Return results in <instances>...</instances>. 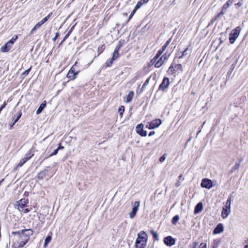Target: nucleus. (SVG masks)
Listing matches in <instances>:
<instances>
[{"instance_id": "obj_27", "label": "nucleus", "mask_w": 248, "mask_h": 248, "mask_svg": "<svg viewBox=\"0 0 248 248\" xmlns=\"http://www.w3.org/2000/svg\"><path fill=\"white\" fill-rule=\"evenodd\" d=\"M179 217L178 215L175 216L172 219L171 223L173 225H175L178 221L179 220Z\"/></svg>"}, {"instance_id": "obj_13", "label": "nucleus", "mask_w": 248, "mask_h": 248, "mask_svg": "<svg viewBox=\"0 0 248 248\" xmlns=\"http://www.w3.org/2000/svg\"><path fill=\"white\" fill-rule=\"evenodd\" d=\"M169 84L170 80L169 78H164L162 83L159 85V89L163 91L168 87Z\"/></svg>"}, {"instance_id": "obj_21", "label": "nucleus", "mask_w": 248, "mask_h": 248, "mask_svg": "<svg viewBox=\"0 0 248 248\" xmlns=\"http://www.w3.org/2000/svg\"><path fill=\"white\" fill-rule=\"evenodd\" d=\"M43 25V23L41 22V21L39 22L37 24H36L34 27L31 29L30 32V35H32L34 34V31L37 30V29H39L41 26Z\"/></svg>"}, {"instance_id": "obj_38", "label": "nucleus", "mask_w": 248, "mask_h": 248, "mask_svg": "<svg viewBox=\"0 0 248 248\" xmlns=\"http://www.w3.org/2000/svg\"><path fill=\"white\" fill-rule=\"evenodd\" d=\"M17 122L16 120L13 119L12 123L10 124V129H11L13 126Z\"/></svg>"}, {"instance_id": "obj_25", "label": "nucleus", "mask_w": 248, "mask_h": 248, "mask_svg": "<svg viewBox=\"0 0 248 248\" xmlns=\"http://www.w3.org/2000/svg\"><path fill=\"white\" fill-rule=\"evenodd\" d=\"M51 236L50 235H48L45 239V243L44 244V247L46 248L47 244L51 241Z\"/></svg>"}, {"instance_id": "obj_53", "label": "nucleus", "mask_w": 248, "mask_h": 248, "mask_svg": "<svg viewBox=\"0 0 248 248\" xmlns=\"http://www.w3.org/2000/svg\"><path fill=\"white\" fill-rule=\"evenodd\" d=\"M242 5V2H238L237 3H236L235 4V6H237V7H239L240 6H241Z\"/></svg>"}, {"instance_id": "obj_46", "label": "nucleus", "mask_w": 248, "mask_h": 248, "mask_svg": "<svg viewBox=\"0 0 248 248\" xmlns=\"http://www.w3.org/2000/svg\"><path fill=\"white\" fill-rule=\"evenodd\" d=\"M171 41V38H170L166 42V44H165V45H166L167 46H168L170 44V42Z\"/></svg>"}, {"instance_id": "obj_12", "label": "nucleus", "mask_w": 248, "mask_h": 248, "mask_svg": "<svg viewBox=\"0 0 248 248\" xmlns=\"http://www.w3.org/2000/svg\"><path fill=\"white\" fill-rule=\"evenodd\" d=\"M143 125L142 124H138L136 127V130L137 133L139 134L142 137H145L147 135V131L143 129Z\"/></svg>"}, {"instance_id": "obj_37", "label": "nucleus", "mask_w": 248, "mask_h": 248, "mask_svg": "<svg viewBox=\"0 0 248 248\" xmlns=\"http://www.w3.org/2000/svg\"><path fill=\"white\" fill-rule=\"evenodd\" d=\"M113 61H114V60H112V59H111L110 60L107 62H106L107 66H108V67L111 66Z\"/></svg>"}, {"instance_id": "obj_35", "label": "nucleus", "mask_w": 248, "mask_h": 248, "mask_svg": "<svg viewBox=\"0 0 248 248\" xmlns=\"http://www.w3.org/2000/svg\"><path fill=\"white\" fill-rule=\"evenodd\" d=\"M164 51L163 50H162L161 49H160L157 53V54H156L155 56V57H157V58H159L161 56V55H162V54L163 53Z\"/></svg>"}, {"instance_id": "obj_4", "label": "nucleus", "mask_w": 248, "mask_h": 248, "mask_svg": "<svg viewBox=\"0 0 248 248\" xmlns=\"http://www.w3.org/2000/svg\"><path fill=\"white\" fill-rule=\"evenodd\" d=\"M234 0H228L222 6L221 11L215 17V20L224 14L230 6L232 5Z\"/></svg>"}, {"instance_id": "obj_43", "label": "nucleus", "mask_w": 248, "mask_h": 248, "mask_svg": "<svg viewBox=\"0 0 248 248\" xmlns=\"http://www.w3.org/2000/svg\"><path fill=\"white\" fill-rule=\"evenodd\" d=\"M200 246V248H206V244L205 243H202Z\"/></svg>"}, {"instance_id": "obj_18", "label": "nucleus", "mask_w": 248, "mask_h": 248, "mask_svg": "<svg viewBox=\"0 0 248 248\" xmlns=\"http://www.w3.org/2000/svg\"><path fill=\"white\" fill-rule=\"evenodd\" d=\"M13 45L8 42L5 45L2 46L0 49L3 52H8L12 47Z\"/></svg>"}, {"instance_id": "obj_48", "label": "nucleus", "mask_w": 248, "mask_h": 248, "mask_svg": "<svg viewBox=\"0 0 248 248\" xmlns=\"http://www.w3.org/2000/svg\"><path fill=\"white\" fill-rule=\"evenodd\" d=\"M63 148H64V147L62 146H61V143H60L57 149H58V150H59L60 149H63Z\"/></svg>"}, {"instance_id": "obj_54", "label": "nucleus", "mask_w": 248, "mask_h": 248, "mask_svg": "<svg viewBox=\"0 0 248 248\" xmlns=\"http://www.w3.org/2000/svg\"><path fill=\"white\" fill-rule=\"evenodd\" d=\"M155 131H151L149 134V136H152L155 134Z\"/></svg>"}, {"instance_id": "obj_17", "label": "nucleus", "mask_w": 248, "mask_h": 248, "mask_svg": "<svg viewBox=\"0 0 248 248\" xmlns=\"http://www.w3.org/2000/svg\"><path fill=\"white\" fill-rule=\"evenodd\" d=\"M122 45H119V46L115 47L114 51L112 54V60H116L119 58V51Z\"/></svg>"}, {"instance_id": "obj_26", "label": "nucleus", "mask_w": 248, "mask_h": 248, "mask_svg": "<svg viewBox=\"0 0 248 248\" xmlns=\"http://www.w3.org/2000/svg\"><path fill=\"white\" fill-rule=\"evenodd\" d=\"M231 202H232V196H229L226 202L225 203V205L224 206L228 207L229 208H231Z\"/></svg>"}, {"instance_id": "obj_58", "label": "nucleus", "mask_w": 248, "mask_h": 248, "mask_svg": "<svg viewBox=\"0 0 248 248\" xmlns=\"http://www.w3.org/2000/svg\"><path fill=\"white\" fill-rule=\"evenodd\" d=\"M73 28H74V26L70 30V31L68 32L67 34H68L69 35H70V34H71V32L72 31V29H73Z\"/></svg>"}, {"instance_id": "obj_55", "label": "nucleus", "mask_w": 248, "mask_h": 248, "mask_svg": "<svg viewBox=\"0 0 248 248\" xmlns=\"http://www.w3.org/2000/svg\"><path fill=\"white\" fill-rule=\"evenodd\" d=\"M30 210L29 209H28V208H26V209L24 210V213H28L29 212H30Z\"/></svg>"}, {"instance_id": "obj_61", "label": "nucleus", "mask_w": 248, "mask_h": 248, "mask_svg": "<svg viewBox=\"0 0 248 248\" xmlns=\"http://www.w3.org/2000/svg\"><path fill=\"white\" fill-rule=\"evenodd\" d=\"M67 77L70 78V79L71 80V78H72V75H68V73L67 74Z\"/></svg>"}, {"instance_id": "obj_39", "label": "nucleus", "mask_w": 248, "mask_h": 248, "mask_svg": "<svg viewBox=\"0 0 248 248\" xmlns=\"http://www.w3.org/2000/svg\"><path fill=\"white\" fill-rule=\"evenodd\" d=\"M161 57H163V59L164 61H165V60H167L169 58V57H170V54H167V53H165Z\"/></svg>"}, {"instance_id": "obj_42", "label": "nucleus", "mask_w": 248, "mask_h": 248, "mask_svg": "<svg viewBox=\"0 0 248 248\" xmlns=\"http://www.w3.org/2000/svg\"><path fill=\"white\" fill-rule=\"evenodd\" d=\"M69 35L68 34H66L64 36V37L63 38V39H62V41L61 43H60V45H61L63 43V42L64 41H65V40L69 37Z\"/></svg>"}, {"instance_id": "obj_24", "label": "nucleus", "mask_w": 248, "mask_h": 248, "mask_svg": "<svg viewBox=\"0 0 248 248\" xmlns=\"http://www.w3.org/2000/svg\"><path fill=\"white\" fill-rule=\"evenodd\" d=\"M20 202H21V203H19L17 208L19 211H21V210L23 209L25 205V200L22 199L20 200Z\"/></svg>"}, {"instance_id": "obj_20", "label": "nucleus", "mask_w": 248, "mask_h": 248, "mask_svg": "<svg viewBox=\"0 0 248 248\" xmlns=\"http://www.w3.org/2000/svg\"><path fill=\"white\" fill-rule=\"evenodd\" d=\"M203 209L202 203L200 202H199L195 207L194 213L195 214H198L201 212Z\"/></svg>"}, {"instance_id": "obj_57", "label": "nucleus", "mask_w": 248, "mask_h": 248, "mask_svg": "<svg viewBox=\"0 0 248 248\" xmlns=\"http://www.w3.org/2000/svg\"><path fill=\"white\" fill-rule=\"evenodd\" d=\"M133 15H134V14H132V13L130 14V15L129 16L128 19L127 20V22H128L129 21V20L131 18V17L133 16Z\"/></svg>"}, {"instance_id": "obj_19", "label": "nucleus", "mask_w": 248, "mask_h": 248, "mask_svg": "<svg viewBox=\"0 0 248 248\" xmlns=\"http://www.w3.org/2000/svg\"><path fill=\"white\" fill-rule=\"evenodd\" d=\"M224 230L223 226L221 223L218 224L214 230L213 232L215 234L220 233Z\"/></svg>"}, {"instance_id": "obj_36", "label": "nucleus", "mask_w": 248, "mask_h": 248, "mask_svg": "<svg viewBox=\"0 0 248 248\" xmlns=\"http://www.w3.org/2000/svg\"><path fill=\"white\" fill-rule=\"evenodd\" d=\"M31 69V67H30V68H29L28 69L26 70V71H25L22 74V75L24 77H25L26 76H27L30 70Z\"/></svg>"}, {"instance_id": "obj_59", "label": "nucleus", "mask_w": 248, "mask_h": 248, "mask_svg": "<svg viewBox=\"0 0 248 248\" xmlns=\"http://www.w3.org/2000/svg\"><path fill=\"white\" fill-rule=\"evenodd\" d=\"M137 9H136L134 8V9H133V10L132 11L131 13H132V14H134H134L135 13V12H136V11H137Z\"/></svg>"}, {"instance_id": "obj_9", "label": "nucleus", "mask_w": 248, "mask_h": 248, "mask_svg": "<svg viewBox=\"0 0 248 248\" xmlns=\"http://www.w3.org/2000/svg\"><path fill=\"white\" fill-rule=\"evenodd\" d=\"M161 124V121L160 119H155L152 121L147 125L150 129H154L159 126Z\"/></svg>"}, {"instance_id": "obj_30", "label": "nucleus", "mask_w": 248, "mask_h": 248, "mask_svg": "<svg viewBox=\"0 0 248 248\" xmlns=\"http://www.w3.org/2000/svg\"><path fill=\"white\" fill-rule=\"evenodd\" d=\"M124 111V107L123 106H121L118 110V112L120 116H122Z\"/></svg>"}, {"instance_id": "obj_1", "label": "nucleus", "mask_w": 248, "mask_h": 248, "mask_svg": "<svg viewBox=\"0 0 248 248\" xmlns=\"http://www.w3.org/2000/svg\"><path fill=\"white\" fill-rule=\"evenodd\" d=\"M148 235L143 231L138 234L136 241V248H145L147 241Z\"/></svg>"}, {"instance_id": "obj_62", "label": "nucleus", "mask_w": 248, "mask_h": 248, "mask_svg": "<svg viewBox=\"0 0 248 248\" xmlns=\"http://www.w3.org/2000/svg\"><path fill=\"white\" fill-rule=\"evenodd\" d=\"M172 69H173V67L172 66H170L169 68V70H171L172 71Z\"/></svg>"}, {"instance_id": "obj_8", "label": "nucleus", "mask_w": 248, "mask_h": 248, "mask_svg": "<svg viewBox=\"0 0 248 248\" xmlns=\"http://www.w3.org/2000/svg\"><path fill=\"white\" fill-rule=\"evenodd\" d=\"M163 57H160L159 58L154 57V58L151 61V62L155 64V66L156 68L160 67L163 63L164 61L163 59Z\"/></svg>"}, {"instance_id": "obj_52", "label": "nucleus", "mask_w": 248, "mask_h": 248, "mask_svg": "<svg viewBox=\"0 0 248 248\" xmlns=\"http://www.w3.org/2000/svg\"><path fill=\"white\" fill-rule=\"evenodd\" d=\"M167 47V46L166 45H164L162 46V48H161V50H163V51H165V50L166 49V47Z\"/></svg>"}, {"instance_id": "obj_49", "label": "nucleus", "mask_w": 248, "mask_h": 248, "mask_svg": "<svg viewBox=\"0 0 248 248\" xmlns=\"http://www.w3.org/2000/svg\"><path fill=\"white\" fill-rule=\"evenodd\" d=\"M181 185V183L179 181H178L177 182H176V183H175V186L176 187H178L179 186H180Z\"/></svg>"}, {"instance_id": "obj_34", "label": "nucleus", "mask_w": 248, "mask_h": 248, "mask_svg": "<svg viewBox=\"0 0 248 248\" xmlns=\"http://www.w3.org/2000/svg\"><path fill=\"white\" fill-rule=\"evenodd\" d=\"M105 47L104 45H102L100 47H98V51L99 52L98 55H100L104 51Z\"/></svg>"}, {"instance_id": "obj_50", "label": "nucleus", "mask_w": 248, "mask_h": 248, "mask_svg": "<svg viewBox=\"0 0 248 248\" xmlns=\"http://www.w3.org/2000/svg\"><path fill=\"white\" fill-rule=\"evenodd\" d=\"M59 33H58V32H57V33H56V35H55V37L53 38V40L54 41H55V40H56V39L59 37Z\"/></svg>"}, {"instance_id": "obj_23", "label": "nucleus", "mask_w": 248, "mask_h": 248, "mask_svg": "<svg viewBox=\"0 0 248 248\" xmlns=\"http://www.w3.org/2000/svg\"><path fill=\"white\" fill-rule=\"evenodd\" d=\"M134 96V92L133 91H130L129 92L128 95L126 96V103H128L130 102L133 97Z\"/></svg>"}, {"instance_id": "obj_60", "label": "nucleus", "mask_w": 248, "mask_h": 248, "mask_svg": "<svg viewBox=\"0 0 248 248\" xmlns=\"http://www.w3.org/2000/svg\"><path fill=\"white\" fill-rule=\"evenodd\" d=\"M6 104H6V102H4L1 107H2L3 108H4L6 107Z\"/></svg>"}, {"instance_id": "obj_5", "label": "nucleus", "mask_w": 248, "mask_h": 248, "mask_svg": "<svg viewBox=\"0 0 248 248\" xmlns=\"http://www.w3.org/2000/svg\"><path fill=\"white\" fill-rule=\"evenodd\" d=\"M140 202H135L133 204V207L132 211L129 213V217L133 218L135 216L137 212L140 209Z\"/></svg>"}, {"instance_id": "obj_64", "label": "nucleus", "mask_w": 248, "mask_h": 248, "mask_svg": "<svg viewBox=\"0 0 248 248\" xmlns=\"http://www.w3.org/2000/svg\"><path fill=\"white\" fill-rule=\"evenodd\" d=\"M245 248H248V245H245Z\"/></svg>"}, {"instance_id": "obj_7", "label": "nucleus", "mask_w": 248, "mask_h": 248, "mask_svg": "<svg viewBox=\"0 0 248 248\" xmlns=\"http://www.w3.org/2000/svg\"><path fill=\"white\" fill-rule=\"evenodd\" d=\"M201 186L202 187H205L207 189H210L213 186L212 181L206 178L202 180Z\"/></svg>"}, {"instance_id": "obj_14", "label": "nucleus", "mask_w": 248, "mask_h": 248, "mask_svg": "<svg viewBox=\"0 0 248 248\" xmlns=\"http://www.w3.org/2000/svg\"><path fill=\"white\" fill-rule=\"evenodd\" d=\"M77 62L73 65L70 70L68 72V75H72V78H71V80H74L76 78V76L78 74L79 71H76V65L77 64Z\"/></svg>"}, {"instance_id": "obj_31", "label": "nucleus", "mask_w": 248, "mask_h": 248, "mask_svg": "<svg viewBox=\"0 0 248 248\" xmlns=\"http://www.w3.org/2000/svg\"><path fill=\"white\" fill-rule=\"evenodd\" d=\"M188 50V48H186L183 52L182 54V55L179 57V59L182 58L184 56L187 55V51Z\"/></svg>"}, {"instance_id": "obj_56", "label": "nucleus", "mask_w": 248, "mask_h": 248, "mask_svg": "<svg viewBox=\"0 0 248 248\" xmlns=\"http://www.w3.org/2000/svg\"><path fill=\"white\" fill-rule=\"evenodd\" d=\"M140 1H141V2H142V4H143V3H147L148 1H149V0H140Z\"/></svg>"}, {"instance_id": "obj_44", "label": "nucleus", "mask_w": 248, "mask_h": 248, "mask_svg": "<svg viewBox=\"0 0 248 248\" xmlns=\"http://www.w3.org/2000/svg\"><path fill=\"white\" fill-rule=\"evenodd\" d=\"M166 159V157L164 156V155H162L160 158H159V161L161 162H163Z\"/></svg>"}, {"instance_id": "obj_10", "label": "nucleus", "mask_w": 248, "mask_h": 248, "mask_svg": "<svg viewBox=\"0 0 248 248\" xmlns=\"http://www.w3.org/2000/svg\"><path fill=\"white\" fill-rule=\"evenodd\" d=\"M33 155V154H31V152L27 153L26 156L19 161L17 167H21L23 165L29 160Z\"/></svg>"}, {"instance_id": "obj_16", "label": "nucleus", "mask_w": 248, "mask_h": 248, "mask_svg": "<svg viewBox=\"0 0 248 248\" xmlns=\"http://www.w3.org/2000/svg\"><path fill=\"white\" fill-rule=\"evenodd\" d=\"M231 213V208L224 206L221 213V216L222 218H226Z\"/></svg>"}, {"instance_id": "obj_2", "label": "nucleus", "mask_w": 248, "mask_h": 248, "mask_svg": "<svg viewBox=\"0 0 248 248\" xmlns=\"http://www.w3.org/2000/svg\"><path fill=\"white\" fill-rule=\"evenodd\" d=\"M240 31L239 27H237L233 30L229 35V41L231 44H233L236 39L238 37Z\"/></svg>"}, {"instance_id": "obj_47", "label": "nucleus", "mask_w": 248, "mask_h": 248, "mask_svg": "<svg viewBox=\"0 0 248 248\" xmlns=\"http://www.w3.org/2000/svg\"><path fill=\"white\" fill-rule=\"evenodd\" d=\"M21 113H20L18 114V115L17 116L16 118L15 119L17 121L18 120L20 119V118L21 117Z\"/></svg>"}, {"instance_id": "obj_3", "label": "nucleus", "mask_w": 248, "mask_h": 248, "mask_svg": "<svg viewBox=\"0 0 248 248\" xmlns=\"http://www.w3.org/2000/svg\"><path fill=\"white\" fill-rule=\"evenodd\" d=\"M13 233L18 234L19 235V237H20L21 239L29 238L30 236H31L33 234V231L31 229H25L23 230L20 233L19 232H13Z\"/></svg>"}, {"instance_id": "obj_15", "label": "nucleus", "mask_w": 248, "mask_h": 248, "mask_svg": "<svg viewBox=\"0 0 248 248\" xmlns=\"http://www.w3.org/2000/svg\"><path fill=\"white\" fill-rule=\"evenodd\" d=\"M29 239V238H24L23 237V238L21 239L19 237V239L17 242V247H16V248H22L28 242Z\"/></svg>"}, {"instance_id": "obj_22", "label": "nucleus", "mask_w": 248, "mask_h": 248, "mask_svg": "<svg viewBox=\"0 0 248 248\" xmlns=\"http://www.w3.org/2000/svg\"><path fill=\"white\" fill-rule=\"evenodd\" d=\"M46 101H44L40 105V106H39V107L37 109V110L36 111V114H40L42 111V110L44 109V108L46 107Z\"/></svg>"}, {"instance_id": "obj_29", "label": "nucleus", "mask_w": 248, "mask_h": 248, "mask_svg": "<svg viewBox=\"0 0 248 248\" xmlns=\"http://www.w3.org/2000/svg\"><path fill=\"white\" fill-rule=\"evenodd\" d=\"M151 233L153 235L154 238L155 240H158V234H157V232H155L154 230H151Z\"/></svg>"}, {"instance_id": "obj_63", "label": "nucleus", "mask_w": 248, "mask_h": 248, "mask_svg": "<svg viewBox=\"0 0 248 248\" xmlns=\"http://www.w3.org/2000/svg\"><path fill=\"white\" fill-rule=\"evenodd\" d=\"M182 177V175H180L179 176V180L181 179V178Z\"/></svg>"}, {"instance_id": "obj_45", "label": "nucleus", "mask_w": 248, "mask_h": 248, "mask_svg": "<svg viewBox=\"0 0 248 248\" xmlns=\"http://www.w3.org/2000/svg\"><path fill=\"white\" fill-rule=\"evenodd\" d=\"M149 80H150V78H148V79H147L145 81V82H144V84H143V85L142 88H143V87L146 86V85H147L148 84V83H149Z\"/></svg>"}, {"instance_id": "obj_33", "label": "nucleus", "mask_w": 248, "mask_h": 248, "mask_svg": "<svg viewBox=\"0 0 248 248\" xmlns=\"http://www.w3.org/2000/svg\"><path fill=\"white\" fill-rule=\"evenodd\" d=\"M17 36H16L15 37H13L9 41H8L11 44H12V45H13L14 42L16 41V40L17 39Z\"/></svg>"}, {"instance_id": "obj_40", "label": "nucleus", "mask_w": 248, "mask_h": 248, "mask_svg": "<svg viewBox=\"0 0 248 248\" xmlns=\"http://www.w3.org/2000/svg\"><path fill=\"white\" fill-rule=\"evenodd\" d=\"M58 151L59 150L57 149H55L53 151V152L49 155V156H51L55 155H57V153H58Z\"/></svg>"}, {"instance_id": "obj_6", "label": "nucleus", "mask_w": 248, "mask_h": 248, "mask_svg": "<svg viewBox=\"0 0 248 248\" xmlns=\"http://www.w3.org/2000/svg\"><path fill=\"white\" fill-rule=\"evenodd\" d=\"M50 170L49 167H46L44 170L40 172L37 174V178L38 179H43L44 178L49 176L50 177H52V174L49 175L48 172H49Z\"/></svg>"}, {"instance_id": "obj_41", "label": "nucleus", "mask_w": 248, "mask_h": 248, "mask_svg": "<svg viewBox=\"0 0 248 248\" xmlns=\"http://www.w3.org/2000/svg\"><path fill=\"white\" fill-rule=\"evenodd\" d=\"M175 67L176 69H177L178 70H182V66L180 64H176L175 65Z\"/></svg>"}, {"instance_id": "obj_11", "label": "nucleus", "mask_w": 248, "mask_h": 248, "mask_svg": "<svg viewBox=\"0 0 248 248\" xmlns=\"http://www.w3.org/2000/svg\"><path fill=\"white\" fill-rule=\"evenodd\" d=\"M163 242L166 245L168 246H172L175 244V240L171 236H168L164 238Z\"/></svg>"}, {"instance_id": "obj_51", "label": "nucleus", "mask_w": 248, "mask_h": 248, "mask_svg": "<svg viewBox=\"0 0 248 248\" xmlns=\"http://www.w3.org/2000/svg\"><path fill=\"white\" fill-rule=\"evenodd\" d=\"M205 123H206V122L205 121V122L203 123L202 125V126H201V128H200V130L199 131V132H198L197 135H198V134H199L201 132V129L203 127V125H205Z\"/></svg>"}, {"instance_id": "obj_28", "label": "nucleus", "mask_w": 248, "mask_h": 248, "mask_svg": "<svg viewBox=\"0 0 248 248\" xmlns=\"http://www.w3.org/2000/svg\"><path fill=\"white\" fill-rule=\"evenodd\" d=\"M52 15V13L49 14L46 16L44 17L42 20H41V22H42L43 24H44L46 22L48 19L49 18L50 16Z\"/></svg>"}, {"instance_id": "obj_32", "label": "nucleus", "mask_w": 248, "mask_h": 248, "mask_svg": "<svg viewBox=\"0 0 248 248\" xmlns=\"http://www.w3.org/2000/svg\"><path fill=\"white\" fill-rule=\"evenodd\" d=\"M142 5V2H141V1H138V3H137L135 7V8L136 9L138 10V9H139L141 7Z\"/></svg>"}]
</instances>
